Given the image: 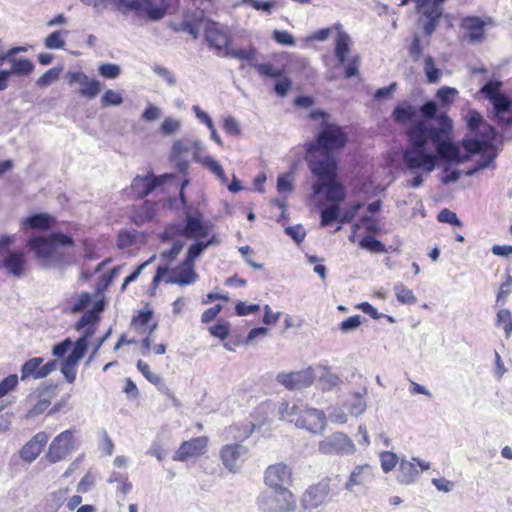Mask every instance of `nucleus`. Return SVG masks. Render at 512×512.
I'll return each instance as SVG.
<instances>
[{
    "label": "nucleus",
    "instance_id": "nucleus-10",
    "mask_svg": "<svg viewBox=\"0 0 512 512\" xmlns=\"http://www.w3.org/2000/svg\"><path fill=\"white\" fill-rule=\"evenodd\" d=\"M258 508L263 512H291L296 508L294 495L288 489L262 492L257 498Z\"/></svg>",
    "mask_w": 512,
    "mask_h": 512
},
{
    "label": "nucleus",
    "instance_id": "nucleus-58",
    "mask_svg": "<svg viewBox=\"0 0 512 512\" xmlns=\"http://www.w3.org/2000/svg\"><path fill=\"white\" fill-rule=\"evenodd\" d=\"M339 218V205L327 207L321 212V226H327Z\"/></svg>",
    "mask_w": 512,
    "mask_h": 512
},
{
    "label": "nucleus",
    "instance_id": "nucleus-23",
    "mask_svg": "<svg viewBox=\"0 0 512 512\" xmlns=\"http://www.w3.org/2000/svg\"><path fill=\"white\" fill-rule=\"evenodd\" d=\"M265 484L273 490L286 489L291 481V470L284 463H276L267 467L265 471Z\"/></svg>",
    "mask_w": 512,
    "mask_h": 512
},
{
    "label": "nucleus",
    "instance_id": "nucleus-42",
    "mask_svg": "<svg viewBox=\"0 0 512 512\" xmlns=\"http://www.w3.org/2000/svg\"><path fill=\"white\" fill-rule=\"evenodd\" d=\"M302 408L303 406H298L296 404L290 405L288 402H282L278 408L279 417L281 420L295 424L296 418L300 414Z\"/></svg>",
    "mask_w": 512,
    "mask_h": 512
},
{
    "label": "nucleus",
    "instance_id": "nucleus-35",
    "mask_svg": "<svg viewBox=\"0 0 512 512\" xmlns=\"http://www.w3.org/2000/svg\"><path fill=\"white\" fill-rule=\"evenodd\" d=\"M417 115V109L416 107L412 106L411 104L404 102L400 105H398L393 113L392 117L395 122L397 123H407L411 122V125L415 123L414 118ZM418 120H416L417 122Z\"/></svg>",
    "mask_w": 512,
    "mask_h": 512
},
{
    "label": "nucleus",
    "instance_id": "nucleus-26",
    "mask_svg": "<svg viewBox=\"0 0 512 512\" xmlns=\"http://www.w3.org/2000/svg\"><path fill=\"white\" fill-rule=\"evenodd\" d=\"M486 22L479 17H466L462 21V28L466 31L470 42H481L485 38L484 27Z\"/></svg>",
    "mask_w": 512,
    "mask_h": 512
},
{
    "label": "nucleus",
    "instance_id": "nucleus-17",
    "mask_svg": "<svg viewBox=\"0 0 512 512\" xmlns=\"http://www.w3.org/2000/svg\"><path fill=\"white\" fill-rule=\"evenodd\" d=\"M74 449V435L71 430H65L57 435L51 442L47 458L50 462L56 463L66 458Z\"/></svg>",
    "mask_w": 512,
    "mask_h": 512
},
{
    "label": "nucleus",
    "instance_id": "nucleus-14",
    "mask_svg": "<svg viewBox=\"0 0 512 512\" xmlns=\"http://www.w3.org/2000/svg\"><path fill=\"white\" fill-rule=\"evenodd\" d=\"M65 77L69 85H78L77 93L81 97L94 99L101 91V82L88 77L82 71H68Z\"/></svg>",
    "mask_w": 512,
    "mask_h": 512
},
{
    "label": "nucleus",
    "instance_id": "nucleus-16",
    "mask_svg": "<svg viewBox=\"0 0 512 512\" xmlns=\"http://www.w3.org/2000/svg\"><path fill=\"white\" fill-rule=\"evenodd\" d=\"M56 364L57 362L55 360L44 363L42 357H33L22 365L20 379L22 381L28 379H43L56 369Z\"/></svg>",
    "mask_w": 512,
    "mask_h": 512
},
{
    "label": "nucleus",
    "instance_id": "nucleus-47",
    "mask_svg": "<svg viewBox=\"0 0 512 512\" xmlns=\"http://www.w3.org/2000/svg\"><path fill=\"white\" fill-rule=\"evenodd\" d=\"M250 5L253 9L257 11H263L268 14L271 13L272 8L275 7V2L273 1H260V0H239L234 3V7H240Z\"/></svg>",
    "mask_w": 512,
    "mask_h": 512
},
{
    "label": "nucleus",
    "instance_id": "nucleus-50",
    "mask_svg": "<svg viewBox=\"0 0 512 512\" xmlns=\"http://www.w3.org/2000/svg\"><path fill=\"white\" fill-rule=\"evenodd\" d=\"M426 19L438 20L443 14V9L438 4H432L430 0L425 5H417Z\"/></svg>",
    "mask_w": 512,
    "mask_h": 512
},
{
    "label": "nucleus",
    "instance_id": "nucleus-15",
    "mask_svg": "<svg viewBox=\"0 0 512 512\" xmlns=\"http://www.w3.org/2000/svg\"><path fill=\"white\" fill-rule=\"evenodd\" d=\"M174 178L173 174H163L154 176L148 174L146 176H136L131 183V191L136 198H144L157 187L171 181Z\"/></svg>",
    "mask_w": 512,
    "mask_h": 512
},
{
    "label": "nucleus",
    "instance_id": "nucleus-34",
    "mask_svg": "<svg viewBox=\"0 0 512 512\" xmlns=\"http://www.w3.org/2000/svg\"><path fill=\"white\" fill-rule=\"evenodd\" d=\"M351 43V38L346 32L340 30L337 33L335 39V55L341 64H344L347 61Z\"/></svg>",
    "mask_w": 512,
    "mask_h": 512
},
{
    "label": "nucleus",
    "instance_id": "nucleus-41",
    "mask_svg": "<svg viewBox=\"0 0 512 512\" xmlns=\"http://www.w3.org/2000/svg\"><path fill=\"white\" fill-rule=\"evenodd\" d=\"M294 181L295 177L293 172L284 173L278 176L277 191L283 198H286L293 192Z\"/></svg>",
    "mask_w": 512,
    "mask_h": 512
},
{
    "label": "nucleus",
    "instance_id": "nucleus-59",
    "mask_svg": "<svg viewBox=\"0 0 512 512\" xmlns=\"http://www.w3.org/2000/svg\"><path fill=\"white\" fill-rule=\"evenodd\" d=\"M101 76L107 79H116L121 73V67L114 63H104L98 68Z\"/></svg>",
    "mask_w": 512,
    "mask_h": 512
},
{
    "label": "nucleus",
    "instance_id": "nucleus-45",
    "mask_svg": "<svg viewBox=\"0 0 512 512\" xmlns=\"http://www.w3.org/2000/svg\"><path fill=\"white\" fill-rule=\"evenodd\" d=\"M395 296L398 302L406 305H413L417 302V297L413 291L405 287L402 283H397L394 286Z\"/></svg>",
    "mask_w": 512,
    "mask_h": 512
},
{
    "label": "nucleus",
    "instance_id": "nucleus-37",
    "mask_svg": "<svg viewBox=\"0 0 512 512\" xmlns=\"http://www.w3.org/2000/svg\"><path fill=\"white\" fill-rule=\"evenodd\" d=\"M11 64V68L7 69L10 75L27 76L34 71V63L27 58H10L8 60Z\"/></svg>",
    "mask_w": 512,
    "mask_h": 512
},
{
    "label": "nucleus",
    "instance_id": "nucleus-4",
    "mask_svg": "<svg viewBox=\"0 0 512 512\" xmlns=\"http://www.w3.org/2000/svg\"><path fill=\"white\" fill-rule=\"evenodd\" d=\"M467 125L470 133L462 140L465 150L477 152L484 150L490 159L497 157L494 145L495 130L493 126L484 121L482 115L476 110H470L467 114Z\"/></svg>",
    "mask_w": 512,
    "mask_h": 512
},
{
    "label": "nucleus",
    "instance_id": "nucleus-9",
    "mask_svg": "<svg viewBox=\"0 0 512 512\" xmlns=\"http://www.w3.org/2000/svg\"><path fill=\"white\" fill-rule=\"evenodd\" d=\"M503 83L497 80L488 81L480 90L481 94L492 105L496 120L501 124H512V97L502 90Z\"/></svg>",
    "mask_w": 512,
    "mask_h": 512
},
{
    "label": "nucleus",
    "instance_id": "nucleus-56",
    "mask_svg": "<svg viewBox=\"0 0 512 512\" xmlns=\"http://www.w3.org/2000/svg\"><path fill=\"white\" fill-rule=\"evenodd\" d=\"M50 404L51 400L49 397L45 395L39 396L38 400L29 409L28 416L34 417L42 414L44 411L48 409Z\"/></svg>",
    "mask_w": 512,
    "mask_h": 512
},
{
    "label": "nucleus",
    "instance_id": "nucleus-54",
    "mask_svg": "<svg viewBox=\"0 0 512 512\" xmlns=\"http://www.w3.org/2000/svg\"><path fill=\"white\" fill-rule=\"evenodd\" d=\"M88 348V341H85L84 338H79L71 351V353L66 357L70 359L71 362H77L83 358Z\"/></svg>",
    "mask_w": 512,
    "mask_h": 512
},
{
    "label": "nucleus",
    "instance_id": "nucleus-5",
    "mask_svg": "<svg viewBox=\"0 0 512 512\" xmlns=\"http://www.w3.org/2000/svg\"><path fill=\"white\" fill-rule=\"evenodd\" d=\"M28 246L43 267H56L64 258V248L73 246V239L62 233H52L49 237H34Z\"/></svg>",
    "mask_w": 512,
    "mask_h": 512
},
{
    "label": "nucleus",
    "instance_id": "nucleus-39",
    "mask_svg": "<svg viewBox=\"0 0 512 512\" xmlns=\"http://www.w3.org/2000/svg\"><path fill=\"white\" fill-rule=\"evenodd\" d=\"M345 406L354 417L362 415L367 408L366 401L360 393H354L351 395V397L346 400Z\"/></svg>",
    "mask_w": 512,
    "mask_h": 512
},
{
    "label": "nucleus",
    "instance_id": "nucleus-53",
    "mask_svg": "<svg viewBox=\"0 0 512 512\" xmlns=\"http://www.w3.org/2000/svg\"><path fill=\"white\" fill-rule=\"evenodd\" d=\"M254 69L261 76L269 77V78H279L280 76H282V73H283V71L281 69L277 68L276 66H274L271 63L259 64L257 62L256 65L254 66Z\"/></svg>",
    "mask_w": 512,
    "mask_h": 512
},
{
    "label": "nucleus",
    "instance_id": "nucleus-44",
    "mask_svg": "<svg viewBox=\"0 0 512 512\" xmlns=\"http://www.w3.org/2000/svg\"><path fill=\"white\" fill-rule=\"evenodd\" d=\"M497 327L503 328L506 338H510L512 334V313L508 309H500L496 314Z\"/></svg>",
    "mask_w": 512,
    "mask_h": 512
},
{
    "label": "nucleus",
    "instance_id": "nucleus-22",
    "mask_svg": "<svg viewBox=\"0 0 512 512\" xmlns=\"http://www.w3.org/2000/svg\"><path fill=\"white\" fill-rule=\"evenodd\" d=\"M430 469V463L420 460L419 458L413 457L411 460L401 459L399 462V468L397 472V480L401 484L409 485L413 483L419 476V470Z\"/></svg>",
    "mask_w": 512,
    "mask_h": 512
},
{
    "label": "nucleus",
    "instance_id": "nucleus-60",
    "mask_svg": "<svg viewBox=\"0 0 512 512\" xmlns=\"http://www.w3.org/2000/svg\"><path fill=\"white\" fill-rule=\"evenodd\" d=\"M101 310L102 305L99 304L94 310H90L84 313V315L78 321L76 328L79 330L96 322L98 320L97 313Z\"/></svg>",
    "mask_w": 512,
    "mask_h": 512
},
{
    "label": "nucleus",
    "instance_id": "nucleus-7",
    "mask_svg": "<svg viewBox=\"0 0 512 512\" xmlns=\"http://www.w3.org/2000/svg\"><path fill=\"white\" fill-rule=\"evenodd\" d=\"M438 121L440 124V127H435L428 121H426V124L429 128L435 131L436 138L435 139H429V146L434 150H436L437 155L440 158H443L448 161H456V162H466L469 159H471L476 152H471L468 150H465L463 146L455 145L451 143L450 141L442 140L441 137L443 134L449 132L452 128V121L451 119L445 114H440L438 116Z\"/></svg>",
    "mask_w": 512,
    "mask_h": 512
},
{
    "label": "nucleus",
    "instance_id": "nucleus-40",
    "mask_svg": "<svg viewBox=\"0 0 512 512\" xmlns=\"http://www.w3.org/2000/svg\"><path fill=\"white\" fill-rule=\"evenodd\" d=\"M93 5L95 7L112 5L118 9L126 8L133 11H139L141 8V2L138 0H94Z\"/></svg>",
    "mask_w": 512,
    "mask_h": 512
},
{
    "label": "nucleus",
    "instance_id": "nucleus-12",
    "mask_svg": "<svg viewBox=\"0 0 512 512\" xmlns=\"http://www.w3.org/2000/svg\"><path fill=\"white\" fill-rule=\"evenodd\" d=\"M204 37L216 55L224 57L231 46V34L227 26L215 21H204Z\"/></svg>",
    "mask_w": 512,
    "mask_h": 512
},
{
    "label": "nucleus",
    "instance_id": "nucleus-64",
    "mask_svg": "<svg viewBox=\"0 0 512 512\" xmlns=\"http://www.w3.org/2000/svg\"><path fill=\"white\" fill-rule=\"evenodd\" d=\"M457 94V89L445 86L438 90L437 97L444 105H450L454 101Z\"/></svg>",
    "mask_w": 512,
    "mask_h": 512
},
{
    "label": "nucleus",
    "instance_id": "nucleus-20",
    "mask_svg": "<svg viewBox=\"0 0 512 512\" xmlns=\"http://www.w3.org/2000/svg\"><path fill=\"white\" fill-rule=\"evenodd\" d=\"M315 379L311 367L301 371L281 372L277 375L276 381L289 390L302 389L310 386Z\"/></svg>",
    "mask_w": 512,
    "mask_h": 512
},
{
    "label": "nucleus",
    "instance_id": "nucleus-61",
    "mask_svg": "<svg viewBox=\"0 0 512 512\" xmlns=\"http://www.w3.org/2000/svg\"><path fill=\"white\" fill-rule=\"evenodd\" d=\"M162 116V110L158 106L148 103L145 110L141 115V119L145 122H152L160 119Z\"/></svg>",
    "mask_w": 512,
    "mask_h": 512
},
{
    "label": "nucleus",
    "instance_id": "nucleus-18",
    "mask_svg": "<svg viewBox=\"0 0 512 512\" xmlns=\"http://www.w3.org/2000/svg\"><path fill=\"white\" fill-rule=\"evenodd\" d=\"M330 484L327 479L310 486L302 495L301 504L304 509H316L323 506L330 494Z\"/></svg>",
    "mask_w": 512,
    "mask_h": 512
},
{
    "label": "nucleus",
    "instance_id": "nucleus-28",
    "mask_svg": "<svg viewBox=\"0 0 512 512\" xmlns=\"http://www.w3.org/2000/svg\"><path fill=\"white\" fill-rule=\"evenodd\" d=\"M189 150L190 146L181 140H175L172 144L169 159L179 171H185L189 166L188 161L185 159Z\"/></svg>",
    "mask_w": 512,
    "mask_h": 512
},
{
    "label": "nucleus",
    "instance_id": "nucleus-29",
    "mask_svg": "<svg viewBox=\"0 0 512 512\" xmlns=\"http://www.w3.org/2000/svg\"><path fill=\"white\" fill-rule=\"evenodd\" d=\"M152 311L140 312L131 320V327L140 334L147 332L153 333L157 328V323L153 322Z\"/></svg>",
    "mask_w": 512,
    "mask_h": 512
},
{
    "label": "nucleus",
    "instance_id": "nucleus-33",
    "mask_svg": "<svg viewBox=\"0 0 512 512\" xmlns=\"http://www.w3.org/2000/svg\"><path fill=\"white\" fill-rule=\"evenodd\" d=\"M156 212V204L150 201H145L141 205L135 207L131 214L132 221L140 226L145 222L151 221Z\"/></svg>",
    "mask_w": 512,
    "mask_h": 512
},
{
    "label": "nucleus",
    "instance_id": "nucleus-6",
    "mask_svg": "<svg viewBox=\"0 0 512 512\" xmlns=\"http://www.w3.org/2000/svg\"><path fill=\"white\" fill-rule=\"evenodd\" d=\"M308 166L311 172L318 178L312 185L314 195L326 192V199L337 204L345 198L343 186L335 181V160L326 159V161L321 162L320 159H314L310 156Z\"/></svg>",
    "mask_w": 512,
    "mask_h": 512
},
{
    "label": "nucleus",
    "instance_id": "nucleus-51",
    "mask_svg": "<svg viewBox=\"0 0 512 512\" xmlns=\"http://www.w3.org/2000/svg\"><path fill=\"white\" fill-rule=\"evenodd\" d=\"M381 468L385 473L392 471L400 462L397 455L391 451H383L379 455Z\"/></svg>",
    "mask_w": 512,
    "mask_h": 512
},
{
    "label": "nucleus",
    "instance_id": "nucleus-31",
    "mask_svg": "<svg viewBox=\"0 0 512 512\" xmlns=\"http://www.w3.org/2000/svg\"><path fill=\"white\" fill-rule=\"evenodd\" d=\"M26 259L23 252H10L4 258V267L15 277L24 273Z\"/></svg>",
    "mask_w": 512,
    "mask_h": 512
},
{
    "label": "nucleus",
    "instance_id": "nucleus-36",
    "mask_svg": "<svg viewBox=\"0 0 512 512\" xmlns=\"http://www.w3.org/2000/svg\"><path fill=\"white\" fill-rule=\"evenodd\" d=\"M68 492V488H60L50 493L45 500V512H57L67 500Z\"/></svg>",
    "mask_w": 512,
    "mask_h": 512
},
{
    "label": "nucleus",
    "instance_id": "nucleus-43",
    "mask_svg": "<svg viewBox=\"0 0 512 512\" xmlns=\"http://www.w3.org/2000/svg\"><path fill=\"white\" fill-rule=\"evenodd\" d=\"M67 30H57L50 33L44 39V46L47 49H62L65 46V38L68 35Z\"/></svg>",
    "mask_w": 512,
    "mask_h": 512
},
{
    "label": "nucleus",
    "instance_id": "nucleus-63",
    "mask_svg": "<svg viewBox=\"0 0 512 512\" xmlns=\"http://www.w3.org/2000/svg\"><path fill=\"white\" fill-rule=\"evenodd\" d=\"M223 129L227 134L232 136H238L241 134L238 121L230 115L223 118Z\"/></svg>",
    "mask_w": 512,
    "mask_h": 512
},
{
    "label": "nucleus",
    "instance_id": "nucleus-25",
    "mask_svg": "<svg viewBox=\"0 0 512 512\" xmlns=\"http://www.w3.org/2000/svg\"><path fill=\"white\" fill-rule=\"evenodd\" d=\"M48 435L45 432L37 433L28 441L20 451L22 460L31 463L41 454L43 448L48 442Z\"/></svg>",
    "mask_w": 512,
    "mask_h": 512
},
{
    "label": "nucleus",
    "instance_id": "nucleus-13",
    "mask_svg": "<svg viewBox=\"0 0 512 512\" xmlns=\"http://www.w3.org/2000/svg\"><path fill=\"white\" fill-rule=\"evenodd\" d=\"M295 426L312 434H321L326 430L327 416L320 409L303 406L296 418Z\"/></svg>",
    "mask_w": 512,
    "mask_h": 512
},
{
    "label": "nucleus",
    "instance_id": "nucleus-49",
    "mask_svg": "<svg viewBox=\"0 0 512 512\" xmlns=\"http://www.w3.org/2000/svg\"><path fill=\"white\" fill-rule=\"evenodd\" d=\"M100 101L103 107L119 106L123 103V96L117 90L108 89L102 94Z\"/></svg>",
    "mask_w": 512,
    "mask_h": 512
},
{
    "label": "nucleus",
    "instance_id": "nucleus-48",
    "mask_svg": "<svg viewBox=\"0 0 512 512\" xmlns=\"http://www.w3.org/2000/svg\"><path fill=\"white\" fill-rule=\"evenodd\" d=\"M424 72L429 83H437L442 75L441 70L436 68L431 56H427L424 60Z\"/></svg>",
    "mask_w": 512,
    "mask_h": 512
},
{
    "label": "nucleus",
    "instance_id": "nucleus-3",
    "mask_svg": "<svg viewBox=\"0 0 512 512\" xmlns=\"http://www.w3.org/2000/svg\"><path fill=\"white\" fill-rule=\"evenodd\" d=\"M207 244H191L185 260L175 268L168 269V267L159 266L152 285L156 286L161 281H164L166 284H178L180 286L193 284L198 279L194 262L207 250Z\"/></svg>",
    "mask_w": 512,
    "mask_h": 512
},
{
    "label": "nucleus",
    "instance_id": "nucleus-24",
    "mask_svg": "<svg viewBox=\"0 0 512 512\" xmlns=\"http://www.w3.org/2000/svg\"><path fill=\"white\" fill-rule=\"evenodd\" d=\"M374 480V469L369 464L357 465L350 473L345 483V489L354 492L356 486H364Z\"/></svg>",
    "mask_w": 512,
    "mask_h": 512
},
{
    "label": "nucleus",
    "instance_id": "nucleus-11",
    "mask_svg": "<svg viewBox=\"0 0 512 512\" xmlns=\"http://www.w3.org/2000/svg\"><path fill=\"white\" fill-rule=\"evenodd\" d=\"M317 450L325 456H351L356 453L357 448L346 433L336 431L320 440Z\"/></svg>",
    "mask_w": 512,
    "mask_h": 512
},
{
    "label": "nucleus",
    "instance_id": "nucleus-2",
    "mask_svg": "<svg viewBox=\"0 0 512 512\" xmlns=\"http://www.w3.org/2000/svg\"><path fill=\"white\" fill-rule=\"evenodd\" d=\"M175 235L193 240V244L209 243L207 244V249L220 244V239L214 232L213 225L204 221L203 216L198 212L192 213L187 211L182 222L171 225L165 231L166 237Z\"/></svg>",
    "mask_w": 512,
    "mask_h": 512
},
{
    "label": "nucleus",
    "instance_id": "nucleus-19",
    "mask_svg": "<svg viewBox=\"0 0 512 512\" xmlns=\"http://www.w3.org/2000/svg\"><path fill=\"white\" fill-rule=\"evenodd\" d=\"M248 455V448L242 444H227L220 451L221 461L230 472H237Z\"/></svg>",
    "mask_w": 512,
    "mask_h": 512
},
{
    "label": "nucleus",
    "instance_id": "nucleus-57",
    "mask_svg": "<svg viewBox=\"0 0 512 512\" xmlns=\"http://www.w3.org/2000/svg\"><path fill=\"white\" fill-rule=\"evenodd\" d=\"M77 365V362H71L68 358H65V360L62 362L61 373L70 384L73 383L76 379Z\"/></svg>",
    "mask_w": 512,
    "mask_h": 512
},
{
    "label": "nucleus",
    "instance_id": "nucleus-52",
    "mask_svg": "<svg viewBox=\"0 0 512 512\" xmlns=\"http://www.w3.org/2000/svg\"><path fill=\"white\" fill-rule=\"evenodd\" d=\"M182 121L174 117H166L160 125V132L164 135H172L180 131Z\"/></svg>",
    "mask_w": 512,
    "mask_h": 512
},
{
    "label": "nucleus",
    "instance_id": "nucleus-32",
    "mask_svg": "<svg viewBox=\"0 0 512 512\" xmlns=\"http://www.w3.org/2000/svg\"><path fill=\"white\" fill-rule=\"evenodd\" d=\"M170 27L174 32H187L194 39H197L200 35L199 23L194 14L185 13L180 23H172Z\"/></svg>",
    "mask_w": 512,
    "mask_h": 512
},
{
    "label": "nucleus",
    "instance_id": "nucleus-27",
    "mask_svg": "<svg viewBox=\"0 0 512 512\" xmlns=\"http://www.w3.org/2000/svg\"><path fill=\"white\" fill-rule=\"evenodd\" d=\"M141 8L138 12H145L149 19L158 21L162 19L168 9L166 0H139Z\"/></svg>",
    "mask_w": 512,
    "mask_h": 512
},
{
    "label": "nucleus",
    "instance_id": "nucleus-46",
    "mask_svg": "<svg viewBox=\"0 0 512 512\" xmlns=\"http://www.w3.org/2000/svg\"><path fill=\"white\" fill-rule=\"evenodd\" d=\"M202 166L209 172L214 174L222 184H227L228 178L224 173V169L222 168L221 164L212 156L206 157V159H204V163L202 164Z\"/></svg>",
    "mask_w": 512,
    "mask_h": 512
},
{
    "label": "nucleus",
    "instance_id": "nucleus-55",
    "mask_svg": "<svg viewBox=\"0 0 512 512\" xmlns=\"http://www.w3.org/2000/svg\"><path fill=\"white\" fill-rule=\"evenodd\" d=\"M61 68L54 67L46 71L36 82L37 86L41 88L48 87L53 82L57 81L59 79Z\"/></svg>",
    "mask_w": 512,
    "mask_h": 512
},
{
    "label": "nucleus",
    "instance_id": "nucleus-1",
    "mask_svg": "<svg viewBox=\"0 0 512 512\" xmlns=\"http://www.w3.org/2000/svg\"><path fill=\"white\" fill-rule=\"evenodd\" d=\"M408 146L403 152L405 173L412 175L405 181L407 187L418 188L424 175H429L436 166L437 155L429 146V139H435L436 133L429 128L426 120H420L407 129Z\"/></svg>",
    "mask_w": 512,
    "mask_h": 512
},
{
    "label": "nucleus",
    "instance_id": "nucleus-8",
    "mask_svg": "<svg viewBox=\"0 0 512 512\" xmlns=\"http://www.w3.org/2000/svg\"><path fill=\"white\" fill-rule=\"evenodd\" d=\"M347 141L345 133L339 126L334 124H325L315 143L308 146L306 161L309 163V158L312 156L314 159H320L321 162L335 160L331 152L341 149Z\"/></svg>",
    "mask_w": 512,
    "mask_h": 512
},
{
    "label": "nucleus",
    "instance_id": "nucleus-62",
    "mask_svg": "<svg viewBox=\"0 0 512 512\" xmlns=\"http://www.w3.org/2000/svg\"><path fill=\"white\" fill-rule=\"evenodd\" d=\"M361 324H362L361 316L355 315V316H351V317L343 320L339 325V329L343 333H349V332L356 330Z\"/></svg>",
    "mask_w": 512,
    "mask_h": 512
},
{
    "label": "nucleus",
    "instance_id": "nucleus-30",
    "mask_svg": "<svg viewBox=\"0 0 512 512\" xmlns=\"http://www.w3.org/2000/svg\"><path fill=\"white\" fill-rule=\"evenodd\" d=\"M224 57L245 61L254 68L258 61V51L254 46L244 48H234L230 46Z\"/></svg>",
    "mask_w": 512,
    "mask_h": 512
},
{
    "label": "nucleus",
    "instance_id": "nucleus-38",
    "mask_svg": "<svg viewBox=\"0 0 512 512\" xmlns=\"http://www.w3.org/2000/svg\"><path fill=\"white\" fill-rule=\"evenodd\" d=\"M54 222V218L48 214L40 213L25 218L22 221L23 226H28L34 230H47Z\"/></svg>",
    "mask_w": 512,
    "mask_h": 512
},
{
    "label": "nucleus",
    "instance_id": "nucleus-21",
    "mask_svg": "<svg viewBox=\"0 0 512 512\" xmlns=\"http://www.w3.org/2000/svg\"><path fill=\"white\" fill-rule=\"evenodd\" d=\"M208 438L205 436L183 442L173 455L174 461L185 462L203 455L206 451Z\"/></svg>",
    "mask_w": 512,
    "mask_h": 512
}]
</instances>
